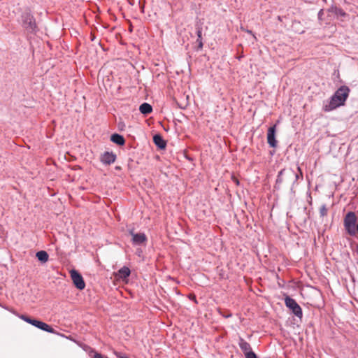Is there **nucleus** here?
<instances>
[{
  "instance_id": "obj_3",
  "label": "nucleus",
  "mask_w": 358,
  "mask_h": 358,
  "mask_svg": "<svg viewBox=\"0 0 358 358\" xmlns=\"http://www.w3.org/2000/svg\"><path fill=\"white\" fill-rule=\"evenodd\" d=\"M343 227L346 234L358 238V217L355 212L349 211L345 214L343 218ZM355 252L358 255V243L356 245Z\"/></svg>"
},
{
  "instance_id": "obj_17",
  "label": "nucleus",
  "mask_w": 358,
  "mask_h": 358,
  "mask_svg": "<svg viewBox=\"0 0 358 358\" xmlns=\"http://www.w3.org/2000/svg\"><path fill=\"white\" fill-rule=\"evenodd\" d=\"M139 111L141 114L148 115L152 112V107L150 103L144 102L140 105Z\"/></svg>"
},
{
  "instance_id": "obj_12",
  "label": "nucleus",
  "mask_w": 358,
  "mask_h": 358,
  "mask_svg": "<svg viewBox=\"0 0 358 358\" xmlns=\"http://www.w3.org/2000/svg\"><path fill=\"white\" fill-rule=\"evenodd\" d=\"M327 13H329V16H331V14H334L338 18L339 17H345L348 15L342 8L336 6H331L329 8H328Z\"/></svg>"
},
{
  "instance_id": "obj_9",
  "label": "nucleus",
  "mask_w": 358,
  "mask_h": 358,
  "mask_svg": "<svg viewBox=\"0 0 358 358\" xmlns=\"http://www.w3.org/2000/svg\"><path fill=\"white\" fill-rule=\"evenodd\" d=\"M30 324L36 327V328H38L39 329L43 330V331H47L49 333H52V334H56L55 330L51 326H50L49 324H48L41 320H36L35 318H33V317L31 318Z\"/></svg>"
},
{
  "instance_id": "obj_27",
  "label": "nucleus",
  "mask_w": 358,
  "mask_h": 358,
  "mask_svg": "<svg viewBox=\"0 0 358 358\" xmlns=\"http://www.w3.org/2000/svg\"><path fill=\"white\" fill-rule=\"evenodd\" d=\"M115 355L116 356L118 357V358H129L124 355H122L121 353L120 352H115Z\"/></svg>"
},
{
  "instance_id": "obj_21",
  "label": "nucleus",
  "mask_w": 358,
  "mask_h": 358,
  "mask_svg": "<svg viewBox=\"0 0 358 358\" xmlns=\"http://www.w3.org/2000/svg\"><path fill=\"white\" fill-rule=\"evenodd\" d=\"M17 315L20 319H22V320H24V322H27V323L30 324V322H31V318H32V317H29V316H28V315H23V314H22V315L17 314Z\"/></svg>"
},
{
  "instance_id": "obj_13",
  "label": "nucleus",
  "mask_w": 358,
  "mask_h": 358,
  "mask_svg": "<svg viewBox=\"0 0 358 358\" xmlns=\"http://www.w3.org/2000/svg\"><path fill=\"white\" fill-rule=\"evenodd\" d=\"M153 143L160 150H164L166 147V141L159 134H155L152 138Z\"/></svg>"
},
{
  "instance_id": "obj_23",
  "label": "nucleus",
  "mask_w": 358,
  "mask_h": 358,
  "mask_svg": "<svg viewBox=\"0 0 358 358\" xmlns=\"http://www.w3.org/2000/svg\"><path fill=\"white\" fill-rule=\"evenodd\" d=\"M231 180L236 185H240V181L236 177L234 176V175L231 176Z\"/></svg>"
},
{
  "instance_id": "obj_7",
  "label": "nucleus",
  "mask_w": 358,
  "mask_h": 358,
  "mask_svg": "<svg viewBox=\"0 0 358 358\" xmlns=\"http://www.w3.org/2000/svg\"><path fill=\"white\" fill-rule=\"evenodd\" d=\"M70 275L74 286L79 290H83L85 287V282L82 275L75 269L70 271Z\"/></svg>"
},
{
  "instance_id": "obj_31",
  "label": "nucleus",
  "mask_w": 358,
  "mask_h": 358,
  "mask_svg": "<svg viewBox=\"0 0 358 358\" xmlns=\"http://www.w3.org/2000/svg\"><path fill=\"white\" fill-rule=\"evenodd\" d=\"M116 169H120V166H116L115 168Z\"/></svg>"
},
{
  "instance_id": "obj_16",
  "label": "nucleus",
  "mask_w": 358,
  "mask_h": 358,
  "mask_svg": "<svg viewBox=\"0 0 358 358\" xmlns=\"http://www.w3.org/2000/svg\"><path fill=\"white\" fill-rule=\"evenodd\" d=\"M131 274V271L129 267L124 266L120 269L118 270L117 275L122 279H127Z\"/></svg>"
},
{
  "instance_id": "obj_20",
  "label": "nucleus",
  "mask_w": 358,
  "mask_h": 358,
  "mask_svg": "<svg viewBox=\"0 0 358 358\" xmlns=\"http://www.w3.org/2000/svg\"><path fill=\"white\" fill-rule=\"evenodd\" d=\"M328 208L326 204H322L320 208V216L324 217L327 215Z\"/></svg>"
},
{
  "instance_id": "obj_24",
  "label": "nucleus",
  "mask_w": 358,
  "mask_h": 358,
  "mask_svg": "<svg viewBox=\"0 0 358 358\" xmlns=\"http://www.w3.org/2000/svg\"><path fill=\"white\" fill-rule=\"evenodd\" d=\"M128 233L129 235H131L132 236V238L134 237V235H136L137 233H135L134 232V228L132 227V228H129L128 229Z\"/></svg>"
},
{
  "instance_id": "obj_4",
  "label": "nucleus",
  "mask_w": 358,
  "mask_h": 358,
  "mask_svg": "<svg viewBox=\"0 0 358 358\" xmlns=\"http://www.w3.org/2000/svg\"><path fill=\"white\" fill-rule=\"evenodd\" d=\"M19 22L23 29L29 34H36L38 31L36 19L29 7H25L22 10Z\"/></svg>"
},
{
  "instance_id": "obj_10",
  "label": "nucleus",
  "mask_w": 358,
  "mask_h": 358,
  "mask_svg": "<svg viewBox=\"0 0 358 358\" xmlns=\"http://www.w3.org/2000/svg\"><path fill=\"white\" fill-rule=\"evenodd\" d=\"M117 156L113 152L106 151L101 155L100 161L105 165H110L116 160Z\"/></svg>"
},
{
  "instance_id": "obj_15",
  "label": "nucleus",
  "mask_w": 358,
  "mask_h": 358,
  "mask_svg": "<svg viewBox=\"0 0 358 358\" xmlns=\"http://www.w3.org/2000/svg\"><path fill=\"white\" fill-rule=\"evenodd\" d=\"M196 29V34L197 36V39L196 41V43H198L196 50H200L203 48V43L202 41V27L200 25H197Z\"/></svg>"
},
{
  "instance_id": "obj_8",
  "label": "nucleus",
  "mask_w": 358,
  "mask_h": 358,
  "mask_svg": "<svg viewBox=\"0 0 358 358\" xmlns=\"http://www.w3.org/2000/svg\"><path fill=\"white\" fill-rule=\"evenodd\" d=\"M276 131L277 126L276 124L268 127L267 131V143L271 148H276L278 145V141L276 140Z\"/></svg>"
},
{
  "instance_id": "obj_5",
  "label": "nucleus",
  "mask_w": 358,
  "mask_h": 358,
  "mask_svg": "<svg viewBox=\"0 0 358 358\" xmlns=\"http://www.w3.org/2000/svg\"><path fill=\"white\" fill-rule=\"evenodd\" d=\"M285 306L292 310V314L301 320L303 317V311L300 306L297 303L295 299L287 296L285 298Z\"/></svg>"
},
{
  "instance_id": "obj_29",
  "label": "nucleus",
  "mask_w": 358,
  "mask_h": 358,
  "mask_svg": "<svg viewBox=\"0 0 358 358\" xmlns=\"http://www.w3.org/2000/svg\"><path fill=\"white\" fill-rule=\"evenodd\" d=\"M278 19L280 20V21H282V17L280 16H278Z\"/></svg>"
},
{
  "instance_id": "obj_30",
  "label": "nucleus",
  "mask_w": 358,
  "mask_h": 358,
  "mask_svg": "<svg viewBox=\"0 0 358 358\" xmlns=\"http://www.w3.org/2000/svg\"><path fill=\"white\" fill-rule=\"evenodd\" d=\"M129 3L131 4V5H133V3L132 1H131L130 0H128Z\"/></svg>"
},
{
  "instance_id": "obj_22",
  "label": "nucleus",
  "mask_w": 358,
  "mask_h": 358,
  "mask_svg": "<svg viewBox=\"0 0 358 358\" xmlns=\"http://www.w3.org/2000/svg\"><path fill=\"white\" fill-rule=\"evenodd\" d=\"M146 3V0H139L138 5L140 8V10L141 13H145V6Z\"/></svg>"
},
{
  "instance_id": "obj_28",
  "label": "nucleus",
  "mask_w": 358,
  "mask_h": 358,
  "mask_svg": "<svg viewBox=\"0 0 358 358\" xmlns=\"http://www.w3.org/2000/svg\"><path fill=\"white\" fill-rule=\"evenodd\" d=\"M246 32H248V33H249V34H252V36L255 38V35L252 34V31L251 30H248V29H247V30H246Z\"/></svg>"
},
{
  "instance_id": "obj_1",
  "label": "nucleus",
  "mask_w": 358,
  "mask_h": 358,
  "mask_svg": "<svg viewBox=\"0 0 358 358\" xmlns=\"http://www.w3.org/2000/svg\"><path fill=\"white\" fill-rule=\"evenodd\" d=\"M297 170L299 171V174L296 173L291 168H285L280 170L277 176L275 183L273 187L274 189L279 191L282 187H292L299 180V176H301V178L303 177L302 172L299 166L297 167Z\"/></svg>"
},
{
  "instance_id": "obj_18",
  "label": "nucleus",
  "mask_w": 358,
  "mask_h": 358,
  "mask_svg": "<svg viewBox=\"0 0 358 358\" xmlns=\"http://www.w3.org/2000/svg\"><path fill=\"white\" fill-rule=\"evenodd\" d=\"M36 257L38 261L42 263H45L48 261L49 255L45 250H40L36 252Z\"/></svg>"
},
{
  "instance_id": "obj_14",
  "label": "nucleus",
  "mask_w": 358,
  "mask_h": 358,
  "mask_svg": "<svg viewBox=\"0 0 358 358\" xmlns=\"http://www.w3.org/2000/svg\"><path fill=\"white\" fill-rule=\"evenodd\" d=\"M110 141L120 146L124 145L126 142L124 136L117 133H114L110 136Z\"/></svg>"
},
{
  "instance_id": "obj_32",
  "label": "nucleus",
  "mask_w": 358,
  "mask_h": 358,
  "mask_svg": "<svg viewBox=\"0 0 358 358\" xmlns=\"http://www.w3.org/2000/svg\"><path fill=\"white\" fill-rule=\"evenodd\" d=\"M357 264H358V261H357Z\"/></svg>"
},
{
  "instance_id": "obj_19",
  "label": "nucleus",
  "mask_w": 358,
  "mask_h": 358,
  "mask_svg": "<svg viewBox=\"0 0 358 358\" xmlns=\"http://www.w3.org/2000/svg\"><path fill=\"white\" fill-rule=\"evenodd\" d=\"M217 312L220 315H222L224 318H229L232 316L231 313L229 310H222L221 308H217Z\"/></svg>"
},
{
  "instance_id": "obj_11",
  "label": "nucleus",
  "mask_w": 358,
  "mask_h": 358,
  "mask_svg": "<svg viewBox=\"0 0 358 358\" xmlns=\"http://www.w3.org/2000/svg\"><path fill=\"white\" fill-rule=\"evenodd\" d=\"M148 241V238L144 233H137L134 235L131 238L132 244L134 245H145Z\"/></svg>"
},
{
  "instance_id": "obj_6",
  "label": "nucleus",
  "mask_w": 358,
  "mask_h": 358,
  "mask_svg": "<svg viewBox=\"0 0 358 358\" xmlns=\"http://www.w3.org/2000/svg\"><path fill=\"white\" fill-rule=\"evenodd\" d=\"M238 345L245 355V358H258L257 355L252 351L251 345L243 338L240 337Z\"/></svg>"
},
{
  "instance_id": "obj_25",
  "label": "nucleus",
  "mask_w": 358,
  "mask_h": 358,
  "mask_svg": "<svg viewBox=\"0 0 358 358\" xmlns=\"http://www.w3.org/2000/svg\"><path fill=\"white\" fill-rule=\"evenodd\" d=\"M323 15H324V10L323 9H320V11L318 12V14H317V17H318V19L320 20H322Z\"/></svg>"
},
{
  "instance_id": "obj_2",
  "label": "nucleus",
  "mask_w": 358,
  "mask_h": 358,
  "mask_svg": "<svg viewBox=\"0 0 358 358\" xmlns=\"http://www.w3.org/2000/svg\"><path fill=\"white\" fill-rule=\"evenodd\" d=\"M350 88L348 86H341L331 97L328 105L324 106L325 111L332 110L337 107L343 106L350 93Z\"/></svg>"
},
{
  "instance_id": "obj_26",
  "label": "nucleus",
  "mask_w": 358,
  "mask_h": 358,
  "mask_svg": "<svg viewBox=\"0 0 358 358\" xmlns=\"http://www.w3.org/2000/svg\"><path fill=\"white\" fill-rule=\"evenodd\" d=\"M189 299L192 301H193L194 303H197V300L195 294H192L189 295Z\"/></svg>"
}]
</instances>
